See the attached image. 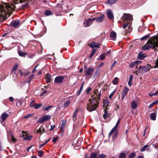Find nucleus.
Returning <instances> with one entry per match:
<instances>
[{
	"label": "nucleus",
	"mask_w": 158,
	"mask_h": 158,
	"mask_svg": "<svg viewBox=\"0 0 158 158\" xmlns=\"http://www.w3.org/2000/svg\"><path fill=\"white\" fill-rule=\"evenodd\" d=\"M94 95L92 96V98H89L87 105L86 109L89 111H92L96 110L99 103V101L100 100L101 95V90L98 92V89H96L94 91Z\"/></svg>",
	"instance_id": "obj_1"
},
{
	"label": "nucleus",
	"mask_w": 158,
	"mask_h": 158,
	"mask_svg": "<svg viewBox=\"0 0 158 158\" xmlns=\"http://www.w3.org/2000/svg\"><path fill=\"white\" fill-rule=\"evenodd\" d=\"M156 47H158V37L154 36L149 39L146 44L143 46L142 49L146 50Z\"/></svg>",
	"instance_id": "obj_2"
},
{
	"label": "nucleus",
	"mask_w": 158,
	"mask_h": 158,
	"mask_svg": "<svg viewBox=\"0 0 158 158\" xmlns=\"http://www.w3.org/2000/svg\"><path fill=\"white\" fill-rule=\"evenodd\" d=\"M10 6L7 5L6 3L3 5H0V15L4 19H6L7 15L10 10Z\"/></svg>",
	"instance_id": "obj_3"
},
{
	"label": "nucleus",
	"mask_w": 158,
	"mask_h": 158,
	"mask_svg": "<svg viewBox=\"0 0 158 158\" xmlns=\"http://www.w3.org/2000/svg\"><path fill=\"white\" fill-rule=\"evenodd\" d=\"M150 68L151 66L149 64L143 66H140L136 71L139 73H143L149 71Z\"/></svg>",
	"instance_id": "obj_4"
},
{
	"label": "nucleus",
	"mask_w": 158,
	"mask_h": 158,
	"mask_svg": "<svg viewBox=\"0 0 158 158\" xmlns=\"http://www.w3.org/2000/svg\"><path fill=\"white\" fill-rule=\"evenodd\" d=\"M131 24L130 22H124L123 24V28L125 29L127 28H128L127 29H126L125 31V34L128 33L131 31Z\"/></svg>",
	"instance_id": "obj_5"
},
{
	"label": "nucleus",
	"mask_w": 158,
	"mask_h": 158,
	"mask_svg": "<svg viewBox=\"0 0 158 158\" xmlns=\"http://www.w3.org/2000/svg\"><path fill=\"white\" fill-rule=\"evenodd\" d=\"M121 19L124 22L126 21H132L133 19L132 16L130 14L124 13L121 17Z\"/></svg>",
	"instance_id": "obj_6"
},
{
	"label": "nucleus",
	"mask_w": 158,
	"mask_h": 158,
	"mask_svg": "<svg viewBox=\"0 0 158 158\" xmlns=\"http://www.w3.org/2000/svg\"><path fill=\"white\" fill-rule=\"evenodd\" d=\"M51 118V116L49 115H45L42 118H40L37 121V123H42L45 121L50 120Z\"/></svg>",
	"instance_id": "obj_7"
},
{
	"label": "nucleus",
	"mask_w": 158,
	"mask_h": 158,
	"mask_svg": "<svg viewBox=\"0 0 158 158\" xmlns=\"http://www.w3.org/2000/svg\"><path fill=\"white\" fill-rule=\"evenodd\" d=\"M95 18H93L92 19H89L86 21H84L83 23L84 26L85 27H87L89 26L95 20Z\"/></svg>",
	"instance_id": "obj_8"
},
{
	"label": "nucleus",
	"mask_w": 158,
	"mask_h": 158,
	"mask_svg": "<svg viewBox=\"0 0 158 158\" xmlns=\"http://www.w3.org/2000/svg\"><path fill=\"white\" fill-rule=\"evenodd\" d=\"M118 129H114L113 130V129H112L109 134V137H110L113 133L114 135L112 137V140H114L115 138L118 135Z\"/></svg>",
	"instance_id": "obj_9"
},
{
	"label": "nucleus",
	"mask_w": 158,
	"mask_h": 158,
	"mask_svg": "<svg viewBox=\"0 0 158 158\" xmlns=\"http://www.w3.org/2000/svg\"><path fill=\"white\" fill-rule=\"evenodd\" d=\"M86 66H85V74L87 76H90L92 75V72L93 71L94 69L92 68H89L88 69L86 68Z\"/></svg>",
	"instance_id": "obj_10"
},
{
	"label": "nucleus",
	"mask_w": 158,
	"mask_h": 158,
	"mask_svg": "<svg viewBox=\"0 0 158 158\" xmlns=\"http://www.w3.org/2000/svg\"><path fill=\"white\" fill-rule=\"evenodd\" d=\"M64 78V77L63 76H59L56 77L54 81L57 83L61 84L63 83Z\"/></svg>",
	"instance_id": "obj_11"
},
{
	"label": "nucleus",
	"mask_w": 158,
	"mask_h": 158,
	"mask_svg": "<svg viewBox=\"0 0 158 158\" xmlns=\"http://www.w3.org/2000/svg\"><path fill=\"white\" fill-rule=\"evenodd\" d=\"M129 90V89L126 86H125L123 91L122 95V100H123L124 98L127 96V94Z\"/></svg>",
	"instance_id": "obj_12"
},
{
	"label": "nucleus",
	"mask_w": 158,
	"mask_h": 158,
	"mask_svg": "<svg viewBox=\"0 0 158 158\" xmlns=\"http://www.w3.org/2000/svg\"><path fill=\"white\" fill-rule=\"evenodd\" d=\"M141 61L137 60L135 61H133L132 62L130 65V67L131 68H133L135 67H136V68L137 67L138 65L141 63Z\"/></svg>",
	"instance_id": "obj_13"
},
{
	"label": "nucleus",
	"mask_w": 158,
	"mask_h": 158,
	"mask_svg": "<svg viewBox=\"0 0 158 158\" xmlns=\"http://www.w3.org/2000/svg\"><path fill=\"white\" fill-rule=\"evenodd\" d=\"M147 55L146 54H144L142 52H139L138 55V58L140 60H143L147 56Z\"/></svg>",
	"instance_id": "obj_14"
},
{
	"label": "nucleus",
	"mask_w": 158,
	"mask_h": 158,
	"mask_svg": "<svg viewBox=\"0 0 158 158\" xmlns=\"http://www.w3.org/2000/svg\"><path fill=\"white\" fill-rule=\"evenodd\" d=\"M20 24V22L19 20H16L13 21L11 23V25L15 27H18Z\"/></svg>",
	"instance_id": "obj_15"
},
{
	"label": "nucleus",
	"mask_w": 158,
	"mask_h": 158,
	"mask_svg": "<svg viewBox=\"0 0 158 158\" xmlns=\"http://www.w3.org/2000/svg\"><path fill=\"white\" fill-rule=\"evenodd\" d=\"M116 36L117 35L116 33L114 31L112 32L110 35V38H112L111 40H116Z\"/></svg>",
	"instance_id": "obj_16"
},
{
	"label": "nucleus",
	"mask_w": 158,
	"mask_h": 158,
	"mask_svg": "<svg viewBox=\"0 0 158 158\" xmlns=\"http://www.w3.org/2000/svg\"><path fill=\"white\" fill-rule=\"evenodd\" d=\"M138 104V102L137 101L133 100L131 102V106L132 109H135L137 107Z\"/></svg>",
	"instance_id": "obj_17"
},
{
	"label": "nucleus",
	"mask_w": 158,
	"mask_h": 158,
	"mask_svg": "<svg viewBox=\"0 0 158 158\" xmlns=\"http://www.w3.org/2000/svg\"><path fill=\"white\" fill-rule=\"evenodd\" d=\"M108 18L110 19H112L114 18V15L112 11L111 10L108 11L107 12Z\"/></svg>",
	"instance_id": "obj_18"
},
{
	"label": "nucleus",
	"mask_w": 158,
	"mask_h": 158,
	"mask_svg": "<svg viewBox=\"0 0 158 158\" xmlns=\"http://www.w3.org/2000/svg\"><path fill=\"white\" fill-rule=\"evenodd\" d=\"M8 116L9 114L6 113H2L1 116L2 120L3 121H5Z\"/></svg>",
	"instance_id": "obj_19"
},
{
	"label": "nucleus",
	"mask_w": 158,
	"mask_h": 158,
	"mask_svg": "<svg viewBox=\"0 0 158 158\" xmlns=\"http://www.w3.org/2000/svg\"><path fill=\"white\" fill-rule=\"evenodd\" d=\"M45 132V129L43 126H41L40 128L37 131V133H39L41 135Z\"/></svg>",
	"instance_id": "obj_20"
},
{
	"label": "nucleus",
	"mask_w": 158,
	"mask_h": 158,
	"mask_svg": "<svg viewBox=\"0 0 158 158\" xmlns=\"http://www.w3.org/2000/svg\"><path fill=\"white\" fill-rule=\"evenodd\" d=\"M109 102L108 100H106L104 101L103 107L104 109L107 108V107L109 106Z\"/></svg>",
	"instance_id": "obj_21"
},
{
	"label": "nucleus",
	"mask_w": 158,
	"mask_h": 158,
	"mask_svg": "<svg viewBox=\"0 0 158 158\" xmlns=\"http://www.w3.org/2000/svg\"><path fill=\"white\" fill-rule=\"evenodd\" d=\"M90 47L93 48L95 47L98 48L99 47V44L98 43H96L95 42L91 43L89 45Z\"/></svg>",
	"instance_id": "obj_22"
},
{
	"label": "nucleus",
	"mask_w": 158,
	"mask_h": 158,
	"mask_svg": "<svg viewBox=\"0 0 158 158\" xmlns=\"http://www.w3.org/2000/svg\"><path fill=\"white\" fill-rule=\"evenodd\" d=\"M78 109H77L76 110L74 111L73 114V120L74 121L76 120L77 118V114L78 113Z\"/></svg>",
	"instance_id": "obj_23"
},
{
	"label": "nucleus",
	"mask_w": 158,
	"mask_h": 158,
	"mask_svg": "<svg viewBox=\"0 0 158 158\" xmlns=\"http://www.w3.org/2000/svg\"><path fill=\"white\" fill-rule=\"evenodd\" d=\"M108 108L105 109L104 110V114L103 115V117L104 119H106L109 116L108 112L107 110Z\"/></svg>",
	"instance_id": "obj_24"
},
{
	"label": "nucleus",
	"mask_w": 158,
	"mask_h": 158,
	"mask_svg": "<svg viewBox=\"0 0 158 158\" xmlns=\"http://www.w3.org/2000/svg\"><path fill=\"white\" fill-rule=\"evenodd\" d=\"M18 67V65L17 64H15L13 67L12 69L11 70V72L14 73L16 75L17 74V73H16V71Z\"/></svg>",
	"instance_id": "obj_25"
},
{
	"label": "nucleus",
	"mask_w": 158,
	"mask_h": 158,
	"mask_svg": "<svg viewBox=\"0 0 158 158\" xmlns=\"http://www.w3.org/2000/svg\"><path fill=\"white\" fill-rule=\"evenodd\" d=\"M90 158H98V154L97 152L92 153L90 156Z\"/></svg>",
	"instance_id": "obj_26"
},
{
	"label": "nucleus",
	"mask_w": 158,
	"mask_h": 158,
	"mask_svg": "<svg viewBox=\"0 0 158 158\" xmlns=\"http://www.w3.org/2000/svg\"><path fill=\"white\" fill-rule=\"evenodd\" d=\"M104 19V17L103 16H100L95 18L96 21L98 22H101Z\"/></svg>",
	"instance_id": "obj_27"
},
{
	"label": "nucleus",
	"mask_w": 158,
	"mask_h": 158,
	"mask_svg": "<svg viewBox=\"0 0 158 158\" xmlns=\"http://www.w3.org/2000/svg\"><path fill=\"white\" fill-rule=\"evenodd\" d=\"M45 78L46 79L47 82H51V76L49 74H47L45 76Z\"/></svg>",
	"instance_id": "obj_28"
},
{
	"label": "nucleus",
	"mask_w": 158,
	"mask_h": 158,
	"mask_svg": "<svg viewBox=\"0 0 158 158\" xmlns=\"http://www.w3.org/2000/svg\"><path fill=\"white\" fill-rule=\"evenodd\" d=\"M52 14V13L51 11L49 10H46L44 12V15L47 16H49Z\"/></svg>",
	"instance_id": "obj_29"
},
{
	"label": "nucleus",
	"mask_w": 158,
	"mask_h": 158,
	"mask_svg": "<svg viewBox=\"0 0 158 158\" xmlns=\"http://www.w3.org/2000/svg\"><path fill=\"white\" fill-rule=\"evenodd\" d=\"M156 114L155 113H152L151 114L150 118L151 119L153 120H155L156 119Z\"/></svg>",
	"instance_id": "obj_30"
},
{
	"label": "nucleus",
	"mask_w": 158,
	"mask_h": 158,
	"mask_svg": "<svg viewBox=\"0 0 158 158\" xmlns=\"http://www.w3.org/2000/svg\"><path fill=\"white\" fill-rule=\"evenodd\" d=\"M120 121H121V119H119L118 120V121H117V122L115 125L112 128L113 129V130H114V129H117L118 127V126L119 125V123H120Z\"/></svg>",
	"instance_id": "obj_31"
},
{
	"label": "nucleus",
	"mask_w": 158,
	"mask_h": 158,
	"mask_svg": "<svg viewBox=\"0 0 158 158\" xmlns=\"http://www.w3.org/2000/svg\"><path fill=\"white\" fill-rule=\"evenodd\" d=\"M133 80V76L132 75H131L130 76L129 79L128 81V85L131 86L132 85V82Z\"/></svg>",
	"instance_id": "obj_32"
},
{
	"label": "nucleus",
	"mask_w": 158,
	"mask_h": 158,
	"mask_svg": "<svg viewBox=\"0 0 158 158\" xmlns=\"http://www.w3.org/2000/svg\"><path fill=\"white\" fill-rule=\"evenodd\" d=\"M118 77H115L114 79L112 81V83L114 85H117L118 83Z\"/></svg>",
	"instance_id": "obj_33"
},
{
	"label": "nucleus",
	"mask_w": 158,
	"mask_h": 158,
	"mask_svg": "<svg viewBox=\"0 0 158 158\" xmlns=\"http://www.w3.org/2000/svg\"><path fill=\"white\" fill-rule=\"evenodd\" d=\"M12 1L16 4H18L19 2L20 3H22L26 0H12Z\"/></svg>",
	"instance_id": "obj_34"
},
{
	"label": "nucleus",
	"mask_w": 158,
	"mask_h": 158,
	"mask_svg": "<svg viewBox=\"0 0 158 158\" xmlns=\"http://www.w3.org/2000/svg\"><path fill=\"white\" fill-rule=\"evenodd\" d=\"M42 106V104L41 103H35L34 107L35 109H38L40 108Z\"/></svg>",
	"instance_id": "obj_35"
},
{
	"label": "nucleus",
	"mask_w": 158,
	"mask_h": 158,
	"mask_svg": "<svg viewBox=\"0 0 158 158\" xmlns=\"http://www.w3.org/2000/svg\"><path fill=\"white\" fill-rule=\"evenodd\" d=\"M84 84V82L82 83L81 85V87H80V89L78 92L77 95L78 96V95H79L81 93V92L83 89Z\"/></svg>",
	"instance_id": "obj_36"
},
{
	"label": "nucleus",
	"mask_w": 158,
	"mask_h": 158,
	"mask_svg": "<svg viewBox=\"0 0 158 158\" xmlns=\"http://www.w3.org/2000/svg\"><path fill=\"white\" fill-rule=\"evenodd\" d=\"M18 53L19 55L21 56H23L26 54V52H24L20 51H18Z\"/></svg>",
	"instance_id": "obj_37"
},
{
	"label": "nucleus",
	"mask_w": 158,
	"mask_h": 158,
	"mask_svg": "<svg viewBox=\"0 0 158 158\" xmlns=\"http://www.w3.org/2000/svg\"><path fill=\"white\" fill-rule=\"evenodd\" d=\"M117 0H109L106 1V3L109 4H113L117 1Z\"/></svg>",
	"instance_id": "obj_38"
},
{
	"label": "nucleus",
	"mask_w": 158,
	"mask_h": 158,
	"mask_svg": "<svg viewBox=\"0 0 158 158\" xmlns=\"http://www.w3.org/2000/svg\"><path fill=\"white\" fill-rule=\"evenodd\" d=\"M149 145L148 144L145 145L142 148L140 149L141 152H144L148 147Z\"/></svg>",
	"instance_id": "obj_39"
},
{
	"label": "nucleus",
	"mask_w": 158,
	"mask_h": 158,
	"mask_svg": "<svg viewBox=\"0 0 158 158\" xmlns=\"http://www.w3.org/2000/svg\"><path fill=\"white\" fill-rule=\"evenodd\" d=\"M100 71V70L99 69H97L94 73V77H96L98 76L99 74Z\"/></svg>",
	"instance_id": "obj_40"
},
{
	"label": "nucleus",
	"mask_w": 158,
	"mask_h": 158,
	"mask_svg": "<svg viewBox=\"0 0 158 158\" xmlns=\"http://www.w3.org/2000/svg\"><path fill=\"white\" fill-rule=\"evenodd\" d=\"M70 102L69 101H65L64 104V106L65 107H67L70 104Z\"/></svg>",
	"instance_id": "obj_41"
},
{
	"label": "nucleus",
	"mask_w": 158,
	"mask_h": 158,
	"mask_svg": "<svg viewBox=\"0 0 158 158\" xmlns=\"http://www.w3.org/2000/svg\"><path fill=\"white\" fill-rule=\"evenodd\" d=\"M126 156V154L123 153H121L119 155V158H125Z\"/></svg>",
	"instance_id": "obj_42"
},
{
	"label": "nucleus",
	"mask_w": 158,
	"mask_h": 158,
	"mask_svg": "<svg viewBox=\"0 0 158 158\" xmlns=\"http://www.w3.org/2000/svg\"><path fill=\"white\" fill-rule=\"evenodd\" d=\"M96 50L95 49H94L92 51V53L89 55L90 58L92 57L93 56L95 53Z\"/></svg>",
	"instance_id": "obj_43"
},
{
	"label": "nucleus",
	"mask_w": 158,
	"mask_h": 158,
	"mask_svg": "<svg viewBox=\"0 0 158 158\" xmlns=\"http://www.w3.org/2000/svg\"><path fill=\"white\" fill-rule=\"evenodd\" d=\"M35 101L34 100H33L31 102L30 106L31 107H34L35 105Z\"/></svg>",
	"instance_id": "obj_44"
},
{
	"label": "nucleus",
	"mask_w": 158,
	"mask_h": 158,
	"mask_svg": "<svg viewBox=\"0 0 158 158\" xmlns=\"http://www.w3.org/2000/svg\"><path fill=\"white\" fill-rule=\"evenodd\" d=\"M105 58V53L101 54L100 56V60H103Z\"/></svg>",
	"instance_id": "obj_45"
},
{
	"label": "nucleus",
	"mask_w": 158,
	"mask_h": 158,
	"mask_svg": "<svg viewBox=\"0 0 158 158\" xmlns=\"http://www.w3.org/2000/svg\"><path fill=\"white\" fill-rule=\"evenodd\" d=\"M52 107V106H49L47 107H43V109L45 110H48L49 109H50L51 107Z\"/></svg>",
	"instance_id": "obj_46"
},
{
	"label": "nucleus",
	"mask_w": 158,
	"mask_h": 158,
	"mask_svg": "<svg viewBox=\"0 0 158 158\" xmlns=\"http://www.w3.org/2000/svg\"><path fill=\"white\" fill-rule=\"evenodd\" d=\"M135 153H132L129 155V158H133L135 156Z\"/></svg>",
	"instance_id": "obj_47"
},
{
	"label": "nucleus",
	"mask_w": 158,
	"mask_h": 158,
	"mask_svg": "<svg viewBox=\"0 0 158 158\" xmlns=\"http://www.w3.org/2000/svg\"><path fill=\"white\" fill-rule=\"evenodd\" d=\"M150 36L149 35H145L141 38L142 40H146L147 38L149 37Z\"/></svg>",
	"instance_id": "obj_48"
},
{
	"label": "nucleus",
	"mask_w": 158,
	"mask_h": 158,
	"mask_svg": "<svg viewBox=\"0 0 158 158\" xmlns=\"http://www.w3.org/2000/svg\"><path fill=\"white\" fill-rule=\"evenodd\" d=\"M106 155L103 154H101L98 155V158H104L105 157Z\"/></svg>",
	"instance_id": "obj_49"
},
{
	"label": "nucleus",
	"mask_w": 158,
	"mask_h": 158,
	"mask_svg": "<svg viewBox=\"0 0 158 158\" xmlns=\"http://www.w3.org/2000/svg\"><path fill=\"white\" fill-rule=\"evenodd\" d=\"M43 153H44V152L43 151H40L38 153L39 156L40 157H42L43 155Z\"/></svg>",
	"instance_id": "obj_50"
},
{
	"label": "nucleus",
	"mask_w": 158,
	"mask_h": 158,
	"mask_svg": "<svg viewBox=\"0 0 158 158\" xmlns=\"http://www.w3.org/2000/svg\"><path fill=\"white\" fill-rule=\"evenodd\" d=\"M116 91V90H115L114 91H113L110 95L109 96V98L110 99H111L112 98V96H113V95L114 94L115 92Z\"/></svg>",
	"instance_id": "obj_51"
},
{
	"label": "nucleus",
	"mask_w": 158,
	"mask_h": 158,
	"mask_svg": "<svg viewBox=\"0 0 158 158\" xmlns=\"http://www.w3.org/2000/svg\"><path fill=\"white\" fill-rule=\"evenodd\" d=\"M58 137H54L52 139V141L54 143H56L58 139Z\"/></svg>",
	"instance_id": "obj_52"
},
{
	"label": "nucleus",
	"mask_w": 158,
	"mask_h": 158,
	"mask_svg": "<svg viewBox=\"0 0 158 158\" xmlns=\"http://www.w3.org/2000/svg\"><path fill=\"white\" fill-rule=\"evenodd\" d=\"M155 68H158V58L156 60V62H155Z\"/></svg>",
	"instance_id": "obj_53"
},
{
	"label": "nucleus",
	"mask_w": 158,
	"mask_h": 158,
	"mask_svg": "<svg viewBox=\"0 0 158 158\" xmlns=\"http://www.w3.org/2000/svg\"><path fill=\"white\" fill-rule=\"evenodd\" d=\"M32 116V114H28L27 115V116H25L24 117V118H29Z\"/></svg>",
	"instance_id": "obj_54"
},
{
	"label": "nucleus",
	"mask_w": 158,
	"mask_h": 158,
	"mask_svg": "<svg viewBox=\"0 0 158 158\" xmlns=\"http://www.w3.org/2000/svg\"><path fill=\"white\" fill-rule=\"evenodd\" d=\"M31 136H28L26 138H23L24 139H26L29 140H30L31 139Z\"/></svg>",
	"instance_id": "obj_55"
},
{
	"label": "nucleus",
	"mask_w": 158,
	"mask_h": 158,
	"mask_svg": "<svg viewBox=\"0 0 158 158\" xmlns=\"http://www.w3.org/2000/svg\"><path fill=\"white\" fill-rule=\"evenodd\" d=\"M51 128L49 130L50 131H52L53 130L55 127V126L54 125H51Z\"/></svg>",
	"instance_id": "obj_56"
},
{
	"label": "nucleus",
	"mask_w": 158,
	"mask_h": 158,
	"mask_svg": "<svg viewBox=\"0 0 158 158\" xmlns=\"http://www.w3.org/2000/svg\"><path fill=\"white\" fill-rule=\"evenodd\" d=\"M155 104L154 102H152L151 104H150L148 106L149 108H151Z\"/></svg>",
	"instance_id": "obj_57"
},
{
	"label": "nucleus",
	"mask_w": 158,
	"mask_h": 158,
	"mask_svg": "<svg viewBox=\"0 0 158 158\" xmlns=\"http://www.w3.org/2000/svg\"><path fill=\"white\" fill-rule=\"evenodd\" d=\"M116 63V60H114L113 63V64H112L111 67V70H112V68L113 67V66Z\"/></svg>",
	"instance_id": "obj_58"
},
{
	"label": "nucleus",
	"mask_w": 158,
	"mask_h": 158,
	"mask_svg": "<svg viewBox=\"0 0 158 158\" xmlns=\"http://www.w3.org/2000/svg\"><path fill=\"white\" fill-rule=\"evenodd\" d=\"M148 128V127L147 126L145 128V129L144 130V134H143V136H144L146 134V130Z\"/></svg>",
	"instance_id": "obj_59"
},
{
	"label": "nucleus",
	"mask_w": 158,
	"mask_h": 158,
	"mask_svg": "<svg viewBox=\"0 0 158 158\" xmlns=\"http://www.w3.org/2000/svg\"><path fill=\"white\" fill-rule=\"evenodd\" d=\"M92 88L91 87H89L87 89L86 93L87 94H88L90 91L91 90Z\"/></svg>",
	"instance_id": "obj_60"
},
{
	"label": "nucleus",
	"mask_w": 158,
	"mask_h": 158,
	"mask_svg": "<svg viewBox=\"0 0 158 158\" xmlns=\"http://www.w3.org/2000/svg\"><path fill=\"white\" fill-rule=\"evenodd\" d=\"M9 99L12 102H13V101L14 100V98L12 97H10L9 98Z\"/></svg>",
	"instance_id": "obj_61"
},
{
	"label": "nucleus",
	"mask_w": 158,
	"mask_h": 158,
	"mask_svg": "<svg viewBox=\"0 0 158 158\" xmlns=\"http://www.w3.org/2000/svg\"><path fill=\"white\" fill-rule=\"evenodd\" d=\"M47 92V91L46 90H44V91L43 92L42 94H41V96H43L44 94H45Z\"/></svg>",
	"instance_id": "obj_62"
},
{
	"label": "nucleus",
	"mask_w": 158,
	"mask_h": 158,
	"mask_svg": "<svg viewBox=\"0 0 158 158\" xmlns=\"http://www.w3.org/2000/svg\"><path fill=\"white\" fill-rule=\"evenodd\" d=\"M45 144L44 143L40 145L39 146V148L40 149L42 147L44 146Z\"/></svg>",
	"instance_id": "obj_63"
},
{
	"label": "nucleus",
	"mask_w": 158,
	"mask_h": 158,
	"mask_svg": "<svg viewBox=\"0 0 158 158\" xmlns=\"http://www.w3.org/2000/svg\"><path fill=\"white\" fill-rule=\"evenodd\" d=\"M154 147L155 148L158 149V144H157L156 145H154Z\"/></svg>",
	"instance_id": "obj_64"
}]
</instances>
